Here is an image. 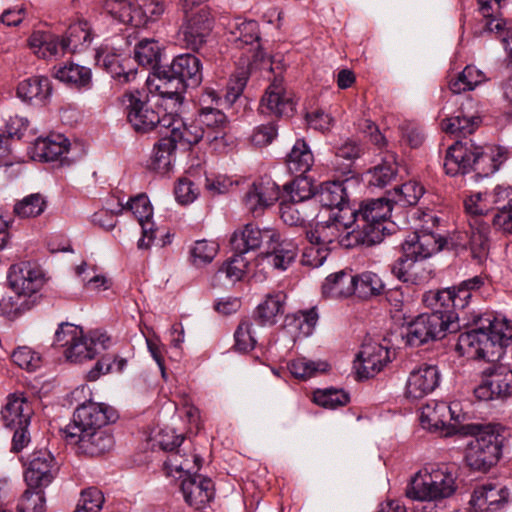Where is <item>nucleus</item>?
<instances>
[{
  "mask_svg": "<svg viewBox=\"0 0 512 512\" xmlns=\"http://www.w3.org/2000/svg\"><path fill=\"white\" fill-rule=\"evenodd\" d=\"M24 465V479L30 488L48 487L59 471L55 457L47 449L33 451Z\"/></svg>",
  "mask_w": 512,
  "mask_h": 512,
  "instance_id": "4468645a",
  "label": "nucleus"
},
{
  "mask_svg": "<svg viewBox=\"0 0 512 512\" xmlns=\"http://www.w3.org/2000/svg\"><path fill=\"white\" fill-rule=\"evenodd\" d=\"M315 203L331 209L332 212H343L344 209H352L348 202V193L345 182L329 181L321 184L320 189L314 195Z\"/></svg>",
  "mask_w": 512,
  "mask_h": 512,
  "instance_id": "c756f323",
  "label": "nucleus"
},
{
  "mask_svg": "<svg viewBox=\"0 0 512 512\" xmlns=\"http://www.w3.org/2000/svg\"><path fill=\"white\" fill-rule=\"evenodd\" d=\"M53 345L66 347L64 355L68 361L74 363L91 360L98 354L89 338L83 335L82 328L68 322L59 324Z\"/></svg>",
  "mask_w": 512,
  "mask_h": 512,
  "instance_id": "9d476101",
  "label": "nucleus"
},
{
  "mask_svg": "<svg viewBox=\"0 0 512 512\" xmlns=\"http://www.w3.org/2000/svg\"><path fill=\"white\" fill-rule=\"evenodd\" d=\"M52 93L48 77L34 76L21 81L17 87V96L29 103L45 104Z\"/></svg>",
  "mask_w": 512,
  "mask_h": 512,
  "instance_id": "f704fd0d",
  "label": "nucleus"
},
{
  "mask_svg": "<svg viewBox=\"0 0 512 512\" xmlns=\"http://www.w3.org/2000/svg\"><path fill=\"white\" fill-rule=\"evenodd\" d=\"M68 151L67 139L62 135L39 138L35 142V153L42 160L55 161Z\"/></svg>",
  "mask_w": 512,
  "mask_h": 512,
  "instance_id": "603ef678",
  "label": "nucleus"
},
{
  "mask_svg": "<svg viewBox=\"0 0 512 512\" xmlns=\"http://www.w3.org/2000/svg\"><path fill=\"white\" fill-rule=\"evenodd\" d=\"M297 255L298 245L292 239L282 238L276 231L267 246L265 259L274 270L285 271L295 262Z\"/></svg>",
  "mask_w": 512,
  "mask_h": 512,
  "instance_id": "cd10ccee",
  "label": "nucleus"
},
{
  "mask_svg": "<svg viewBox=\"0 0 512 512\" xmlns=\"http://www.w3.org/2000/svg\"><path fill=\"white\" fill-rule=\"evenodd\" d=\"M287 327L298 331V336L307 337L313 333L318 321V313L315 308L306 311H298L286 318Z\"/></svg>",
  "mask_w": 512,
  "mask_h": 512,
  "instance_id": "6e6d98bb",
  "label": "nucleus"
},
{
  "mask_svg": "<svg viewBox=\"0 0 512 512\" xmlns=\"http://www.w3.org/2000/svg\"><path fill=\"white\" fill-rule=\"evenodd\" d=\"M350 397L341 389L318 390L314 393V402L322 407L336 409L348 404Z\"/></svg>",
  "mask_w": 512,
  "mask_h": 512,
  "instance_id": "338daca9",
  "label": "nucleus"
},
{
  "mask_svg": "<svg viewBox=\"0 0 512 512\" xmlns=\"http://www.w3.org/2000/svg\"><path fill=\"white\" fill-rule=\"evenodd\" d=\"M354 222L355 213L352 209H344L342 213L332 212L327 220L317 222L314 229L307 231L306 237L309 243L322 244L325 247H329L335 241L344 246L341 242L346 234H342L351 228Z\"/></svg>",
  "mask_w": 512,
  "mask_h": 512,
  "instance_id": "ddd939ff",
  "label": "nucleus"
},
{
  "mask_svg": "<svg viewBox=\"0 0 512 512\" xmlns=\"http://www.w3.org/2000/svg\"><path fill=\"white\" fill-rule=\"evenodd\" d=\"M116 419L117 413L112 407L92 401L85 402L75 410L72 422L63 430L64 437L105 429V426Z\"/></svg>",
  "mask_w": 512,
  "mask_h": 512,
  "instance_id": "6e6552de",
  "label": "nucleus"
},
{
  "mask_svg": "<svg viewBox=\"0 0 512 512\" xmlns=\"http://www.w3.org/2000/svg\"><path fill=\"white\" fill-rule=\"evenodd\" d=\"M480 321V327L459 335L457 350L467 358L489 364L501 362L504 348L512 337V325L506 319L496 317Z\"/></svg>",
  "mask_w": 512,
  "mask_h": 512,
  "instance_id": "f257e3e1",
  "label": "nucleus"
},
{
  "mask_svg": "<svg viewBox=\"0 0 512 512\" xmlns=\"http://www.w3.org/2000/svg\"><path fill=\"white\" fill-rule=\"evenodd\" d=\"M440 373L434 365H421L410 372L405 394L411 399H421L438 386Z\"/></svg>",
  "mask_w": 512,
  "mask_h": 512,
  "instance_id": "bb28decb",
  "label": "nucleus"
},
{
  "mask_svg": "<svg viewBox=\"0 0 512 512\" xmlns=\"http://www.w3.org/2000/svg\"><path fill=\"white\" fill-rule=\"evenodd\" d=\"M424 194V188L416 181H408L397 185L391 191L386 192L387 199L392 205L401 207L416 205Z\"/></svg>",
  "mask_w": 512,
  "mask_h": 512,
  "instance_id": "a18cd8bd",
  "label": "nucleus"
},
{
  "mask_svg": "<svg viewBox=\"0 0 512 512\" xmlns=\"http://www.w3.org/2000/svg\"><path fill=\"white\" fill-rule=\"evenodd\" d=\"M328 367L329 365L324 361H312L306 358L292 360L289 364L291 374L303 380L314 377L318 373L326 372Z\"/></svg>",
  "mask_w": 512,
  "mask_h": 512,
  "instance_id": "052dcab7",
  "label": "nucleus"
},
{
  "mask_svg": "<svg viewBox=\"0 0 512 512\" xmlns=\"http://www.w3.org/2000/svg\"><path fill=\"white\" fill-rule=\"evenodd\" d=\"M322 293L325 297L331 298L348 297L354 294V275L345 271L329 275L322 285Z\"/></svg>",
  "mask_w": 512,
  "mask_h": 512,
  "instance_id": "79ce46f5",
  "label": "nucleus"
},
{
  "mask_svg": "<svg viewBox=\"0 0 512 512\" xmlns=\"http://www.w3.org/2000/svg\"><path fill=\"white\" fill-rule=\"evenodd\" d=\"M158 83L155 89L162 98H166L173 102V106L179 108L183 99V92L186 90V85L176 75L162 71L157 77Z\"/></svg>",
  "mask_w": 512,
  "mask_h": 512,
  "instance_id": "37998d69",
  "label": "nucleus"
},
{
  "mask_svg": "<svg viewBox=\"0 0 512 512\" xmlns=\"http://www.w3.org/2000/svg\"><path fill=\"white\" fill-rule=\"evenodd\" d=\"M46 497L44 488L28 487L17 503L18 512H45Z\"/></svg>",
  "mask_w": 512,
  "mask_h": 512,
  "instance_id": "bf43d9fd",
  "label": "nucleus"
},
{
  "mask_svg": "<svg viewBox=\"0 0 512 512\" xmlns=\"http://www.w3.org/2000/svg\"><path fill=\"white\" fill-rule=\"evenodd\" d=\"M119 210L117 213H122L124 210H129L138 220L142 228V238L138 241L139 248H147L155 238V230L151 218L153 215V208L150 204L148 197L144 194L137 195L131 198L125 205L119 203Z\"/></svg>",
  "mask_w": 512,
  "mask_h": 512,
  "instance_id": "5701e85b",
  "label": "nucleus"
},
{
  "mask_svg": "<svg viewBox=\"0 0 512 512\" xmlns=\"http://www.w3.org/2000/svg\"><path fill=\"white\" fill-rule=\"evenodd\" d=\"M163 127L170 131L167 137L176 147L177 144L190 147L205 137L204 127L200 126L198 121L186 123L176 111L164 114Z\"/></svg>",
  "mask_w": 512,
  "mask_h": 512,
  "instance_id": "412c9836",
  "label": "nucleus"
},
{
  "mask_svg": "<svg viewBox=\"0 0 512 512\" xmlns=\"http://www.w3.org/2000/svg\"><path fill=\"white\" fill-rule=\"evenodd\" d=\"M103 9L114 20L123 24H133L134 14L138 12L127 0H107Z\"/></svg>",
  "mask_w": 512,
  "mask_h": 512,
  "instance_id": "0e129e2a",
  "label": "nucleus"
},
{
  "mask_svg": "<svg viewBox=\"0 0 512 512\" xmlns=\"http://www.w3.org/2000/svg\"><path fill=\"white\" fill-rule=\"evenodd\" d=\"M168 72L176 75L186 87H197L202 81L201 61L193 54H181L174 58Z\"/></svg>",
  "mask_w": 512,
  "mask_h": 512,
  "instance_id": "2f4dec72",
  "label": "nucleus"
},
{
  "mask_svg": "<svg viewBox=\"0 0 512 512\" xmlns=\"http://www.w3.org/2000/svg\"><path fill=\"white\" fill-rule=\"evenodd\" d=\"M65 439L69 444L77 446L78 453L91 457L110 451L114 445V438L107 429L78 433L75 437H65Z\"/></svg>",
  "mask_w": 512,
  "mask_h": 512,
  "instance_id": "a878e982",
  "label": "nucleus"
},
{
  "mask_svg": "<svg viewBox=\"0 0 512 512\" xmlns=\"http://www.w3.org/2000/svg\"><path fill=\"white\" fill-rule=\"evenodd\" d=\"M226 36L230 45L245 50L247 61L265 64L271 69V61L261 49L259 24L255 20L236 17L226 24Z\"/></svg>",
  "mask_w": 512,
  "mask_h": 512,
  "instance_id": "39448f33",
  "label": "nucleus"
},
{
  "mask_svg": "<svg viewBox=\"0 0 512 512\" xmlns=\"http://www.w3.org/2000/svg\"><path fill=\"white\" fill-rule=\"evenodd\" d=\"M202 462L203 459L199 455L181 454L179 450L172 451L164 462V470L167 476L184 479L197 472Z\"/></svg>",
  "mask_w": 512,
  "mask_h": 512,
  "instance_id": "e433bc0d",
  "label": "nucleus"
},
{
  "mask_svg": "<svg viewBox=\"0 0 512 512\" xmlns=\"http://www.w3.org/2000/svg\"><path fill=\"white\" fill-rule=\"evenodd\" d=\"M275 233L276 230L274 229H261L249 223L232 234L230 244L234 252H240L245 255L250 251L259 249L264 242L268 246L271 239L275 237Z\"/></svg>",
  "mask_w": 512,
  "mask_h": 512,
  "instance_id": "b1692460",
  "label": "nucleus"
},
{
  "mask_svg": "<svg viewBox=\"0 0 512 512\" xmlns=\"http://www.w3.org/2000/svg\"><path fill=\"white\" fill-rule=\"evenodd\" d=\"M458 328L454 315L441 312L425 313L408 324L403 338L409 346L419 347L430 340L441 339L446 331L456 332Z\"/></svg>",
  "mask_w": 512,
  "mask_h": 512,
  "instance_id": "423d86ee",
  "label": "nucleus"
},
{
  "mask_svg": "<svg viewBox=\"0 0 512 512\" xmlns=\"http://www.w3.org/2000/svg\"><path fill=\"white\" fill-rule=\"evenodd\" d=\"M458 469L449 464H428L410 480L406 496L417 501H435L452 496L457 490Z\"/></svg>",
  "mask_w": 512,
  "mask_h": 512,
  "instance_id": "20e7f679",
  "label": "nucleus"
},
{
  "mask_svg": "<svg viewBox=\"0 0 512 512\" xmlns=\"http://www.w3.org/2000/svg\"><path fill=\"white\" fill-rule=\"evenodd\" d=\"M419 261L403 251V255L392 264L391 272L403 282L420 285L429 278V272Z\"/></svg>",
  "mask_w": 512,
  "mask_h": 512,
  "instance_id": "72a5a7b5",
  "label": "nucleus"
},
{
  "mask_svg": "<svg viewBox=\"0 0 512 512\" xmlns=\"http://www.w3.org/2000/svg\"><path fill=\"white\" fill-rule=\"evenodd\" d=\"M487 77L483 71L473 65H467L461 73L449 81V89L454 94L471 91L484 83Z\"/></svg>",
  "mask_w": 512,
  "mask_h": 512,
  "instance_id": "8fccbe9b",
  "label": "nucleus"
},
{
  "mask_svg": "<svg viewBox=\"0 0 512 512\" xmlns=\"http://www.w3.org/2000/svg\"><path fill=\"white\" fill-rule=\"evenodd\" d=\"M33 408L23 395L12 394L8 396L5 406L1 410L3 423L13 428L21 425H30Z\"/></svg>",
  "mask_w": 512,
  "mask_h": 512,
  "instance_id": "7c9ffc66",
  "label": "nucleus"
},
{
  "mask_svg": "<svg viewBox=\"0 0 512 512\" xmlns=\"http://www.w3.org/2000/svg\"><path fill=\"white\" fill-rule=\"evenodd\" d=\"M47 208V199L41 193L25 196L14 205V213L20 218H35Z\"/></svg>",
  "mask_w": 512,
  "mask_h": 512,
  "instance_id": "5fc2aeb1",
  "label": "nucleus"
},
{
  "mask_svg": "<svg viewBox=\"0 0 512 512\" xmlns=\"http://www.w3.org/2000/svg\"><path fill=\"white\" fill-rule=\"evenodd\" d=\"M175 144L167 137L161 138L155 145L148 164L149 169L159 173H167L172 164Z\"/></svg>",
  "mask_w": 512,
  "mask_h": 512,
  "instance_id": "49530a36",
  "label": "nucleus"
},
{
  "mask_svg": "<svg viewBox=\"0 0 512 512\" xmlns=\"http://www.w3.org/2000/svg\"><path fill=\"white\" fill-rule=\"evenodd\" d=\"M295 102L292 93L288 92L281 76H274L261 98L259 111L265 115L286 116L293 115Z\"/></svg>",
  "mask_w": 512,
  "mask_h": 512,
  "instance_id": "a211bd4d",
  "label": "nucleus"
},
{
  "mask_svg": "<svg viewBox=\"0 0 512 512\" xmlns=\"http://www.w3.org/2000/svg\"><path fill=\"white\" fill-rule=\"evenodd\" d=\"M443 243V236L435 231L417 230L406 238L402 249L407 255L422 261L442 250Z\"/></svg>",
  "mask_w": 512,
  "mask_h": 512,
  "instance_id": "393cba45",
  "label": "nucleus"
},
{
  "mask_svg": "<svg viewBox=\"0 0 512 512\" xmlns=\"http://www.w3.org/2000/svg\"><path fill=\"white\" fill-rule=\"evenodd\" d=\"M127 364L126 359L118 358L114 354H105L95 364V366L88 371L87 379L89 381H96L101 375L109 372H122Z\"/></svg>",
  "mask_w": 512,
  "mask_h": 512,
  "instance_id": "e2e57ef3",
  "label": "nucleus"
},
{
  "mask_svg": "<svg viewBox=\"0 0 512 512\" xmlns=\"http://www.w3.org/2000/svg\"><path fill=\"white\" fill-rule=\"evenodd\" d=\"M8 281L15 293L34 298L38 302V292L45 283L44 273L39 265L29 261L20 262L10 267Z\"/></svg>",
  "mask_w": 512,
  "mask_h": 512,
  "instance_id": "2eb2a0df",
  "label": "nucleus"
},
{
  "mask_svg": "<svg viewBox=\"0 0 512 512\" xmlns=\"http://www.w3.org/2000/svg\"><path fill=\"white\" fill-rule=\"evenodd\" d=\"M198 123L204 127L205 137L208 141H214L223 137L227 125L226 115L218 108L210 106L202 107L199 111Z\"/></svg>",
  "mask_w": 512,
  "mask_h": 512,
  "instance_id": "a19ab883",
  "label": "nucleus"
},
{
  "mask_svg": "<svg viewBox=\"0 0 512 512\" xmlns=\"http://www.w3.org/2000/svg\"><path fill=\"white\" fill-rule=\"evenodd\" d=\"M284 189L289 194L290 200L315 204L312 183L307 177L297 175L292 182L284 185Z\"/></svg>",
  "mask_w": 512,
  "mask_h": 512,
  "instance_id": "69168bd1",
  "label": "nucleus"
},
{
  "mask_svg": "<svg viewBox=\"0 0 512 512\" xmlns=\"http://www.w3.org/2000/svg\"><path fill=\"white\" fill-rule=\"evenodd\" d=\"M485 284V278L481 275L474 276L470 279L462 281L458 286L452 287L456 299V307L459 309L465 308L470 299L477 293Z\"/></svg>",
  "mask_w": 512,
  "mask_h": 512,
  "instance_id": "680f3d73",
  "label": "nucleus"
},
{
  "mask_svg": "<svg viewBox=\"0 0 512 512\" xmlns=\"http://www.w3.org/2000/svg\"><path fill=\"white\" fill-rule=\"evenodd\" d=\"M314 155L304 139H297L286 156V166L290 173L303 176L312 168Z\"/></svg>",
  "mask_w": 512,
  "mask_h": 512,
  "instance_id": "ea45409f",
  "label": "nucleus"
},
{
  "mask_svg": "<svg viewBox=\"0 0 512 512\" xmlns=\"http://www.w3.org/2000/svg\"><path fill=\"white\" fill-rule=\"evenodd\" d=\"M505 159L506 151L500 147H481L472 140H458L447 150L444 169L451 176L464 175L473 170L478 179L495 173Z\"/></svg>",
  "mask_w": 512,
  "mask_h": 512,
  "instance_id": "f03ea898",
  "label": "nucleus"
},
{
  "mask_svg": "<svg viewBox=\"0 0 512 512\" xmlns=\"http://www.w3.org/2000/svg\"><path fill=\"white\" fill-rule=\"evenodd\" d=\"M450 405L444 401H431L422 407L420 422L424 429L443 430L448 425Z\"/></svg>",
  "mask_w": 512,
  "mask_h": 512,
  "instance_id": "58836bf2",
  "label": "nucleus"
},
{
  "mask_svg": "<svg viewBox=\"0 0 512 512\" xmlns=\"http://www.w3.org/2000/svg\"><path fill=\"white\" fill-rule=\"evenodd\" d=\"M280 196L279 186L270 177H262L253 182L245 192L242 202L246 210L257 217L275 204Z\"/></svg>",
  "mask_w": 512,
  "mask_h": 512,
  "instance_id": "f3484780",
  "label": "nucleus"
},
{
  "mask_svg": "<svg viewBox=\"0 0 512 512\" xmlns=\"http://www.w3.org/2000/svg\"><path fill=\"white\" fill-rule=\"evenodd\" d=\"M510 495L502 483L488 482L475 488L469 503L475 512H500L509 505Z\"/></svg>",
  "mask_w": 512,
  "mask_h": 512,
  "instance_id": "6ab92c4d",
  "label": "nucleus"
},
{
  "mask_svg": "<svg viewBox=\"0 0 512 512\" xmlns=\"http://www.w3.org/2000/svg\"><path fill=\"white\" fill-rule=\"evenodd\" d=\"M392 208L393 205L386 196L363 203L359 210L352 209L357 229L347 231L341 243L345 247L380 243L386 233L385 222L390 217Z\"/></svg>",
  "mask_w": 512,
  "mask_h": 512,
  "instance_id": "7ed1b4c3",
  "label": "nucleus"
},
{
  "mask_svg": "<svg viewBox=\"0 0 512 512\" xmlns=\"http://www.w3.org/2000/svg\"><path fill=\"white\" fill-rule=\"evenodd\" d=\"M184 22L181 26L183 41L191 50L200 49L210 35L214 16L208 5H196L190 7L189 11H182Z\"/></svg>",
  "mask_w": 512,
  "mask_h": 512,
  "instance_id": "9b49d317",
  "label": "nucleus"
},
{
  "mask_svg": "<svg viewBox=\"0 0 512 512\" xmlns=\"http://www.w3.org/2000/svg\"><path fill=\"white\" fill-rule=\"evenodd\" d=\"M390 361L389 350L378 343L363 344L354 361L359 378L368 379L379 373Z\"/></svg>",
  "mask_w": 512,
  "mask_h": 512,
  "instance_id": "4be33fe9",
  "label": "nucleus"
},
{
  "mask_svg": "<svg viewBox=\"0 0 512 512\" xmlns=\"http://www.w3.org/2000/svg\"><path fill=\"white\" fill-rule=\"evenodd\" d=\"M127 120L139 133H147L156 128L162 132L164 115L151 103L145 91L132 90L124 93L122 98Z\"/></svg>",
  "mask_w": 512,
  "mask_h": 512,
  "instance_id": "0eeeda50",
  "label": "nucleus"
},
{
  "mask_svg": "<svg viewBox=\"0 0 512 512\" xmlns=\"http://www.w3.org/2000/svg\"><path fill=\"white\" fill-rule=\"evenodd\" d=\"M28 43L33 52L42 58L62 54L60 49L61 38L47 31H34Z\"/></svg>",
  "mask_w": 512,
  "mask_h": 512,
  "instance_id": "c03bdc74",
  "label": "nucleus"
},
{
  "mask_svg": "<svg viewBox=\"0 0 512 512\" xmlns=\"http://www.w3.org/2000/svg\"><path fill=\"white\" fill-rule=\"evenodd\" d=\"M181 490L190 506L201 509L213 498L214 485L211 479L195 472L182 480Z\"/></svg>",
  "mask_w": 512,
  "mask_h": 512,
  "instance_id": "c85d7f7f",
  "label": "nucleus"
},
{
  "mask_svg": "<svg viewBox=\"0 0 512 512\" xmlns=\"http://www.w3.org/2000/svg\"><path fill=\"white\" fill-rule=\"evenodd\" d=\"M354 285L355 293L364 298L379 295L384 289L381 278L369 271L354 275Z\"/></svg>",
  "mask_w": 512,
  "mask_h": 512,
  "instance_id": "4d7b16f0",
  "label": "nucleus"
},
{
  "mask_svg": "<svg viewBox=\"0 0 512 512\" xmlns=\"http://www.w3.org/2000/svg\"><path fill=\"white\" fill-rule=\"evenodd\" d=\"M184 22L181 26L183 41L191 50L200 49L210 35L214 16L208 5H196L190 7L189 11H182Z\"/></svg>",
  "mask_w": 512,
  "mask_h": 512,
  "instance_id": "f8f14e48",
  "label": "nucleus"
},
{
  "mask_svg": "<svg viewBox=\"0 0 512 512\" xmlns=\"http://www.w3.org/2000/svg\"><path fill=\"white\" fill-rule=\"evenodd\" d=\"M91 26L85 20L71 24L64 36L61 37L60 49L62 54L75 53L86 49L92 42Z\"/></svg>",
  "mask_w": 512,
  "mask_h": 512,
  "instance_id": "473e14b6",
  "label": "nucleus"
},
{
  "mask_svg": "<svg viewBox=\"0 0 512 512\" xmlns=\"http://www.w3.org/2000/svg\"><path fill=\"white\" fill-rule=\"evenodd\" d=\"M103 503V493L96 487H89L81 491L73 512H99Z\"/></svg>",
  "mask_w": 512,
  "mask_h": 512,
  "instance_id": "774afa93",
  "label": "nucleus"
},
{
  "mask_svg": "<svg viewBox=\"0 0 512 512\" xmlns=\"http://www.w3.org/2000/svg\"><path fill=\"white\" fill-rule=\"evenodd\" d=\"M501 450V443L497 436L493 434L483 435L469 443L465 460L471 469L487 472L499 461Z\"/></svg>",
  "mask_w": 512,
  "mask_h": 512,
  "instance_id": "dca6fc26",
  "label": "nucleus"
},
{
  "mask_svg": "<svg viewBox=\"0 0 512 512\" xmlns=\"http://www.w3.org/2000/svg\"><path fill=\"white\" fill-rule=\"evenodd\" d=\"M55 77L75 88L89 89L91 87V70L78 64L69 63L59 67L55 72Z\"/></svg>",
  "mask_w": 512,
  "mask_h": 512,
  "instance_id": "de8ad7c7",
  "label": "nucleus"
},
{
  "mask_svg": "<svg viewBox=\"0 0 512 512\" xmlns=\"http://www.w3.org/2000/svg\"><path fill=\"white\" fill-rule=\"evenodd\" d=\"M37 303L34 298L15 293L14 296H4L0 300V312L9 319H15L31 310Z\"/></svg>",
  "mask_w": 512,
  "mask_h": 512,
  "instance_id": "864d4df0",
  "label": "nucleus"
},
{
  "mask_svg": "<svg viewBox=\"0 0 512 512\" xmlns=\"http://www.w3.org/2000/svg\"><path fill=\"white\" fill-rule=\"evenodd\" d=\"M480 122V117L466 115L463 110H460L457 115L443 119L441 127L446 133L466 137L479 127Z\"/></svg>",
  "mask_w": 512,
  "mask_h": 512,
  "instance_id": "09e8293b",
  "label": "nucleus"
},
{
  "mask_svg": "<svg viewBox=\"0 0 512 512\" xmlns=\"http://www.w3.org/2000/svg\"><path fill=\"white\" fill-rule=\"evenodd\" d=\"M135 59L142 66L154 68L160 62L161 48L153 39L141 40L135 47Z\"/></svg>",
  "mask_w": 512,
  "mask_h": 512,
  "instance_id": "13d9d810",
  "label": "nucleus"
},
{
  "mask_svg": "<svg viewBox=\"0 0 512 512\" xmlns=\"http://www.w3.org/2000/svg\"><path fill=\"white\" fill-rule=\"evenodd\" d=\"M266 69L269 72L272 71V68L269 69L265 64L256 63L248 61L247 67L238 68L230 77L226 92L221 97L217 91L213 89H207L205 94L202 97V101L204 103L207 102H215L218 104L223 101L227 105H232L243 93L244 88L246 87L247 81L249 79V75L253 69Z\"/></svg>",
  "mask_w": 512,
  "mask_h": 512,
  "instance_id": "aec40b11",
  "label": "nucleus"
},
{
  "mask_svg": "<svg viewBox=\"0 0 512 512\" xmlns=\"http://www.w3.org/2000/svg\"><path fill=\"white\" fill-rule=\"evenodd\" d=\"M316 216V205L312 202L289 199L280 203V217L289 226H303Z\"/></svg>",
  "mask_w": 512,
  "mask_h": 512,
  "instance_id": "c9c22d12",
  "label": "nucleus"
},
{
  "mask_svg": "<svg viewBox=\"0 0 512 512\" xmlns=\"http://www.w3.org/2000/svg\"><path fill=\"white\" fill-rule=\"evenodd\" d=\"M475 397L482 401L505 400L512 396V368L498 362L481 372V381L474 388Z\"/></svg>",
  "mask_w": 512,
  "mask_h": 512,
  "instance_id": "1a4fd4ad",
  "label": "nucleus"
},
{
  "mask_svg": "<svg viewBox=\"0 0 512 512\" xmlns=\"http://www.w3.org/2000/svg\"><path fill=\"white\" fill-rule=\"evenodd\" d=\"M286 298V294L282 291L268 294L264 301L257 306L254 312L255 320L262 326L274 325L277 322V317L284 313Z\"/></svg>",
  "mask_w": 512,
  "mask_h": 512,
  "instance_id": "4c0bfd02",
  "label": "nucleus"
},
{
  "mask_svg": "<svg viewBox=\"0 0 512 512\" xmlns=\"http://www.w3.org/2000/svg\"><path fill=\"white\" fill-rule=\"evenodd\" d=\"M456 299L452 287L438 291H428L423 295V302L430 307L432 312H441V314H451L457 318L454 309L456 307Z\"/></svg>",
  "mask_w": 512,
  "mask_h": 512,
  "instance_id": "3c124183",
  "label": "nucleus"
}]
</instances>
